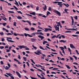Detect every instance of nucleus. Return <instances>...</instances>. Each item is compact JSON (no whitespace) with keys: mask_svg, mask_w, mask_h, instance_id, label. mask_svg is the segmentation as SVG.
Returning <instances> with one entry per match:
<instances>
[{"mask_svg":"<svg viewBox=\"0 0 79 79\" xmlns=\"http://www.w3.org/2000/svg\"><path fill=\"white\" fill-rule=\"evenodd\" d=\"M18 47H19L20 49H22V48H25V49L26 50H29V48H27V47H26V46H24V45H22V46H18Z\"/></svg>","mask_w":79,"mask_h":79,"instance_id":"obj_1","label":"nucleus"},{"mask_svg":"<svg viewBox=\"0 0 79 79\" xmlns=\"http://www.w3.org/2000/svg\"><path fill=\"white\" fill-rule=\"evenodd\" d=\"M7 66H6L5 67V65L3 67H4V68L6 70H8L10 68V67H11V66L10 65V64H9V63H7Z\"/></svg>","mask_w":79,"mask_h":79,"instance_id":"obj_2","label":"nucleus"},{"mask_svg":"<svg viewBox=\"0 0 79 79\" xmlns=\"http://www.w3.org/2000/svg\"><path fill=\"white\" fill-rule=\"evenodd\" d=\"M53 12H54V13H56V14L57 15H58V16H61V13H60V12L58 11V10H53Z\"/></svg>","mask_w":79,"mask_h":79,"instance_id":"obj_3","label":"nucleus"},{"mask_svg":"<svg viewBox=\"0 0 79 79\" xmlns=\"http://www.w3.org/2000/svg\"><path fill=\"white\" fill-rule=\"evenodd\" d=\"M6 40H7L8 42H15V41L11 40H12V39L11 37H6ZM10 39V40H9Z\"/></svg>","mask_w":79,"mask_h":79,"instance_id":"obj_4","label":"nucleus"},{"mask_svg":"<svg viewBox=\"0 0 79 79\" xmlns=\"http://www.w3.org/2000/svg\"><path fill=\"white\" fill-rule=\"evenodd\" d=\"M6 74L10 77L11 78L10 79H14V77L12 76V75L10 73H6Z\"/></svg>","mask_w":79,"mask_h":79,"instance_id":"obj_5","label":"nucleus"},{"mask_svg":"<svg viewBox=\"0 0 79 79\" xmlns=\"http://www.w3.org/2000/svg\"><path fill=\"white\" fill-rule=\"evenodd\" d=\"M55 28L56 29V31H59V25L58 24H57V25H56L55 26Z\"/></svg>","mask_w":79,"mask_h":79,"instance_id":"obj_6","label":"nucleus"},{"mask_svg":"<svg viewBox=\"0 0 79 79\" xmlns=\"http://www.w3.org/2000/svg\"><path fill=\"white\" fill-rule=\"evenodd\" d=\"M22 21H23V22H24V23H26V22H27V23H29V24L30 26H31V25H32V24H31V22H30L29 21L27 20L26 21H25L24 20H22Z\"/></svg>","mask_w":79,"mask_h":79,"instance_id":"obj_7","label":"nucleus"},{"mask_svg":"<svg viewBox=\"0 0 79 79\" xmlns=\"http://www.w3.org/2000/svg\"><path fill=\"white\" fill-rule=\"evenodd\" d=\"M24 35L25 37H27V35H28L30 37H32V36L30 35L29 34H26V33H24Z\"/></svg>","mask_w":79,"mask_h":79,"instance_id":"obj_8","label":"nucleus"},{"mask_svg":"<svg viewBox=\"0 0 79 79\" xmlns=\"http://www.w3.org/2000/svg\"><path fill=\"white\" fill-rule=\"evenodd\" d=\"M38 37L39 38H40L41 40H42L44 39V37L42 36L41 35H39L38 36Z\"/></svg>","mask_w":79,"mask_h":79,"instance_id":"obj_9","label":"nucleus"},{"mask_svg":"<svg viewBox=\"0 0 79 79\" xmlns=\"http://www.w3.org/2000/svg\"><path fill=\"white\" fill-rule=\"evenodd\" d=\"M36 39H35L31 38V42H35L36 40Z\"/></svg>","mask_w":79,"mask_h":79,"instance_id":"obj_10","label":"nucleus"},{"mask_svg":"<svg viewBox=\"0 0 79 79\" xmlns=\"http://www.w3.org/2000/svg\"><path fill=\"white\" fill-rule=\"evenodd\" d=\"M70 48H76L73 44H70Z\"/></svg>","mask_w":79,"mask_h":79,"instance_id":"obj_11","label":"nucleus"},{"mask_svg":"<svg viewBox=\"0 0 79 79\" xmlns=\"http://www.w3.org/2000/svg\"><path fill=\"white\" fill-rule=\"evenodd\" d=\"M16 74H17V75L19 76V78H20V77H21V74H20V73L18 72V71H16Z\"/></svg>","mask_w":79,"mask_h":79,"instance_id":"obj_12","label":"nucleus"},{"mask_svg":"<svg viewBox=\"0 0 79 79\" xmlns=\"http://www.w3.org/2000/svg\"><path fill=\"white\" fill-rule=\"evenodd\" d=\"M56 23H57V24L59 25V26H60V27H62V26L61 25V23H60V22H56Z\"/></svg>","mask_w":79,"mask_h":79,"instance_id":"obj_13","label":"nucleus"},{"mask_svg":"<svg viewBox=\"0 0 79 79\" xmlns=\"http://www.w3.org/2000/svg\"><path fill=\"white\" fill-rule=\"evenodd\" d=\"M66 40H61L59 41L60 42H63L64 43H66Z\"/></svg>","mask_w":79,"mask_h":79,"instance_id":"obj_14","label":"nucleus"},{"mask_svg":"<svg viewBox=\"0 0 79 79\" xmlns=\"http://www.w3.org/2000/svg\"><path fill=\"white\" fill-rule=\"evenodd\" d=\"M34 68H35V69H37L38 71H40V72H42V70H41L40 69H37V68H36L35 67H33Z\"/></svg>","mask_w":79,"mask_h":79,"instance_id":"obj_15","label":"nucleus"},{"mask_svg":"<svg viewBox=\"0 0 79 79\" xmlns=\"http://www.w3.org/2000/svg\"><path fill=\"white\" fill-rule=\"evenodd\" d=\"M30 15H34V16H35V15H36L35 12H33L32 13H30Z\"/></svg>","mask_w":79,"mask_h":79,"instance_id":"obj_16","label":"nucleus"},{"mask_svg":"<svg viewBox=\"0 0 79 79\" xmlns=\"http://www.w3.org/2000/svg\"><path fill=\"white\" fill-rule=\"evenodd\" d=\"M62 2H58L57 5H63Z\"/></svg>","mask_w":79,"mask_h":79,"instance_id":"obj_17","label":"nucleus"},{"mask_svg":"<svg viewBox=\"0 0 79 79\" xmlns=\"http://www.w3.org/2000/svg\"><path fill=\"white\" fill-rule=\"evenodd\" d=\"M65 29H67V30H74V31H77V30H76V29H75L74 28L68 29H67V28H66Z\"/></svg>","mask_w":79,"mask_h":79,"instance_id":"obj_18","label":"nucleus"},{"mask_svg":"<svg viewBox=\"0 0 79 79\" xmlns=\"http://www.w3.org/2000/svg\"><path fill=\"white\" fill-rule=\"evenodd\" d=\"M17 18L18 19H22V17L21 16H18L17 17Z\"/></svg>","mask_w":79,"mask_h":79,"instance_id":"obj_19","label":"nucleus"},{"mask_svg":"<svg viewBox=\"0 0 79 79\" xmlns=\"http://www.w3.org/2000/svg\"><path fill=\"white\" fill-rule=\"evenodd\" d=\"M39 48L40 49H41V50H45L44 48H43L42 46H40Z\"/></svg>","mask_w":79,"mask_h":79,"instance_id":"obj_20","label":"nucleus"},{"mask_svg":"<svg viewBox=\"0 0 79 79\" xmlns=\"http://www.w3.org/2000/svg\"><path fill=\"white\" fill-rule=\"evenodd\" d=\"M15 5H17V6H19V4H18V2H16V0H15Z\"/></svg>","mask_w":79,"mask_h":79,"instance_id":"obj_21","label":"nucleus"},{"mask_svg":"<svg viewBox=\"0 0 79 79\" xmlns=\"http://www.w3.org/2000/svg\"><path fill=\"white\" fill-rule=\"evenodd\" d=\"M68 9H65L64 10V11H65V12H66V13H67V14H68V11H68Z\"/></svg>","mask_w":79,"mask_h":79,"instance_id":"obj_22","label":"nucleus"},{"mask_svg":"<svg viewBox=\"0 0 79 79\" xmlns=\"http://www.w3.org/2000/svg\"><path fill=\"white\" fill-rule=\"evenodd\" d=\"M50 15V12L48 11L47 12V15H46V16H48L49 15Z\"/></svg>","mask_w":79,"mask_h":79,"instance_id":"obj_23","label":"nucleus"},{"mask_svg":"<svg viewBox=\"0 0 79 79\" xmlns=\"http://www.w3.org/2000/svg\"><path fill=\"white\" fill-rule=\"evenodd\" d=\"M63 4L64 5H65V6H66L67 7H68V6H69V4H66L64 3Z\"/></svg>","mask_w":79,"mask_h":79,"instance_id":"obj_24","label":"nucleus"},{"mask_svg":"<svg viewBox=\"0 0 79 79\" xmlns=\"http://www.w3.org/2000/svg\"><path fill=\"white\" fill-rule=\"evenodd\" d=\"M47 31H48V28H44V32H47Z\"/></svg>","mask_w":79,"mask_h":79,"instance_id":"obj_25","label":"nucleus"},{"mask_svg":"<svg viewBox=\"0 0 79 79\" xmlns=\"http://www.w3.org/2000/svg\"><path fill=\"white\" fill-rule=\"evenodd\" d=\"M65 66H66V67H67L68 69H70V68H71V67L69 66L68 65L65 64Z\"/></svg>","mask_w":79,"mask_h":79,"instance_id":"obj_26","label":"nucleus"},{"mask_svg":"<svg viewBox=\"0 0 79 79\" xmlns=\"http://www.w3.org/2000/svg\"><path fill=\"white\" fill-rule=\"evenodd\" d=\"M72 26H73V25H74V19H72Z\"/></svg>","mask_w":79,"mask_h":79,"instance_id":"obj_27","label":"nucleus"},{"mask_svg":"<svg viewBox=\"0 0 79 79\" xmlns=\"http://www.w3.org/2000/svg\"><path fill=\"white\" fill-rule=\"evenodd\" d=\"M43 8L44 10H47V6H46V5H45V7H43Z\"/></svg>","mask_w":79,"mask_h":79,"instance_id":"obj_28","label":"nucleus"},{"mask_svg":"<svg viewBox=\"0 0 79 79\" xmlns=\"http://www.w3.org/2000/svg\"><path fill=\"white\" fill-rule=\"evenodd\" d=\"M46 43H48V42L46 41H44L43 42V45H45V44Z\"/></svg>","mask_w":79,"mask_h":79,"instance_id":"obj_29","label":"nucleus"},{"mask_svg":"<svg viewBox=\"0 0 79 79\" xmlns=\"http://www.w3.org/2000/svg\"><path fill=\"white\" fill-rule=\"evenodd\" d=\"M32 47H33V48H34V49H35V50H36V49L37 48V47H36L34 46V45H32Z\"/></svg>","mask_w":79,"mask_h":79,"instance_id":"obj_30","label":"nucleus"},{"mask_svg":"<svg viewBox=\"0 0 79 79\" xmlns=\"http://www.w3.org/2000/svg\"><path fill=\"white\" fill-rule=\"evenodd\" d=\"M2 19H3V20H4V21H7V19H6V18L5 17H4V18H2Z\"/></svg>","mask_w":79,"mask_h":79,"instance_id":"obj_31","label":"nucleus"},{"mask_svg":"<svg viewBox=\"0 0 79 79\" xmlns=\"http://www.w3.org/2000/svg\"><path fill=\"white\" fill-rule=\"evenodd\" d=\"M65 33H70L71 32V31H67L65 32Z\"/></svg>","mask_w":79,"mask_h":79,"instance_id":"obj_32","label":"nucleus"},{"mask_svg":"<svg viewBox=\"0 0 79 79\" xmlns=\"http://www.w3.org/2000/svg\"><path fill=\"white\" fill-rule=\"evenodd\" d=\"M23 59H24V60L25 61H26V60L27 58H26V57H23Z\"/></svg>","mask_w":79,"mask_h":79,"instance_id":"obj_33","label":"nucleus"},{"mask_svg":"<svg viewBox=\"0 0 79 79\" xmlns=\"http://www.w3.org/2000/svg\"><path fill=\"white\" fill-rule=\"evenodd\" d=\"M37 53L41 54V52L39 50H37Z\"/></svg>","mask_w":79,"mask_h":79,"instance_id":"obj_34","label":"nucleus"},{"mask_svg":"<svg viewBox=\"0 0 79 79\" xmlns=\"http://www.w3.org/2000/svg\"><path fill=\"white\" fill-rule=\"evenodd\" d=\"M60 48L62 51L64 50V48L63 47H60Z\"/></svg>","mask_w":79,"mask_h":79,"instance_id":"obj_35","label":"nucleus"},{"mask_svg":"<svg viewBox=\"0 0 79 79\" xmlns=\"http://www.w3.org/2000/svg\"><path fill=\"white\" fill-rule=\"evenodd\" d=\"M48 11H52V8L51 7H49L48 9Z\"/></svg>","mask_w":79,"mask_h":79,"instance_id":"obj_36","label":"nucleus"},{"mask_svg":"<svg viewBox=\"0 0 79 79\" xmlns=\"http://www.w3.org/2000/svg\"><path fill=\"white\" fill-rule=\"evenodd\" d=\"M17 12L18 13H20L21 15H23V13L21 12V11H17Z\"/></svg>","mask_w":79,"mask_h":79,"instance_id":"obj_37","label":"nucleus"},{"mask_svg":"<svg viewBox=\"0 0 79 79\" xmlns=\"http://www.w3.org/2000/svg\"><path fill=\"white\" fill-rule=\"evenodd\" d=\"M5 2H6V3H8V5H9V6H10V5L11 6V4L10 3H9L8 2H7L6 1H5Z\"/></svg>","mask_w":79,"mask_h":79,"instance_id":"obj_38","label":"nucleus"},{"mask_svg":"<svg viewBox=\"0 0 79 79\" xmlns=\"http://www.w3.org/2000/svg\"><path fill=\"white\" fill-rule=\"evenodd\" d=\"M31 31H34L35 30V28L33 27H31Z\"/></svg>","mask_w":79,"mask_h":79,"instance_id":"obj_39","label":"nucleus"},{"mask_svg":"<svg viewBox=\"0 0 79 79\" xmlns=\"http://www.w3.org/2000/svg\"><path fill=\"white\" fill-rule=\"evenodd\" d=\"M36 11H38L39 10V6H36Z\"/></svg>","mask_w":79,"mask_h":79,"instance_id":"obj_40","label":"nucleus"},{"mask_svg":"<svg viewBox=\"0 0 79 79\" xmlns=\"http://www.w3.org/2000/svg\"><path fill=\"white\" fill-rule=\"evenodd\" d=\"M0 34L1 35H3L4 33L3 32H0Z\"/></svg>","mask_w":79,"mask_h":79,"instance_id":"obj_41","label":"nucleus"},{"mask_svg":"<svg viewBox=\"0 0 79 79\" xmlns=\"http://www.w3.org/2000/svg\"><path fill=\"white\" fill-rule=\"evenodd\" d=\"M8 13H14L15 12L13 11H8Z\"/></svg>","mask_w":79,"mask_h":79,"instance_id":"obj_42","label":"nucleus"},{"mask_svg":"<svg viewBox=\"0 0 79 79\" xmlns=\"http://www.w3.org/2000/svg\"><path fill=\"white\" fill-rule=\"evenodd\" d=\"M19 34H16L15 33L14 34V35H15V36H17V35H19Z\"/></svg>","mask_w":79,"mask_h":79,"instance_id":"obj_43","label":"nucleus"},{"mask_svg":"<svg viewBox=\"0 0 79 79\" xmlns=\"http://www.w3.org/2000/svg\"><path fill=\"white\" fill-rule=\"evenodd\" d=\"M55 37H56V38H57V36H56V35H54L52 37V38L53 39V38H55Z\"/></svg>","mask_w":79,"mask_h":79,"instance_id":"obj_44","label":"nucleus"},{"mask_svg":"<svg viewBox=\"0 0 79 79\" xmlns=\"http://www.w3.org/2000/svg\"><path fill=\"white\" fill-rule=\"evenodd\" d=\"M10 52V49H7L6 50V52L8 53V52Z\"/></svg>","mask_w":79,"mask_h":79,"instance_id":"obj_45","label":"nucleus"},{"mask_svg":"<svg viewBox=\"0 0 79 79\" xmlns=\"http://www.w3.org/2000/svg\"><path fill=\"white\" fill-rule=\"evenodd\" d=\"M44 35V33H43L42 32H39V35Z\"/></svg>","mask_w":79,"mask_h":79,"instance_id":"obj_46","label":"nucleus"},{"mask_svg":"<svg viewBox=\"0 0 79 79\" xmlns=\"http://www.w3.org/2000/svg\"><path fill=\"white\" fill-rule=\"evenodd\" d=\"M73 56L75 58V60H77V58L76 56Z\"/></svg>","mask_w":79,"mask_h":79,"instance_id":"obj_47","label":"nucleus"},{"mask_svg":"<svg viewBox=\"0 0 79 79\" xmlns=\"http://www.w3.org/2000/svg\"><path fill=\"white\" fill-rule=\"evenodd\" d=\"M14 61H16L17 62H19V60H17L16 59H14Z\"/></svg>","mask_w":79,"mask_h":79,"instance_id":"obj_48","label":"nucleus"},{"mask_svg":"<svg viewBox=\"0 0 79 79\" xmlns=\"http://www.w3.org/2000/svg\"><path fill=\"white\" fill-rule=\"evenodd\" d=\"M61 37H62V38H63L64 39V38H65V36H64V35H61Z\"/></svg>","mask_w":79,"mask_h":79,"instance_id":"obj_49","label":"nucleus"},{"mask_svg":"<svg viewBox=\"0 0 79 79\" xmlns=\"http://www.w3.org/2000/svg\"><path fill=\"white\" fill-rule=\"evenodd\" d=\"M30 60H31V61H32V63H33L35 64V62H34V60H32V59H31Z\"/></svg>","mask_w":79,"mask_h":79,"instance_id":"obj_50","label":"nucleus"},{"mask_svg":"<svg viewBox=\"0 0 79 79\" xmlns=\"http://www.w3.org/2000/svg\"><path fill=\"white\" fill-rule=\"evenodd\" d=\"M14 26H16V22H15L14 23Z\"/></svg>","mask_w":79,"mask_h":79,"instance_id":"obj_51","label":"nucleus"},{"mask_svg":"<svg viewBox=\"0 0 79 79\" xmlns=\"http://www.w3.org/2000/svg\"><path fill=\"white\" fill-rule=\"evenodd\" d=\"M68 50H69V52H71V49H70L69 48H68Z\"/></svg>","mask_w":79,"mask_h":79,"instance_id":"obj_52","label":"nucleus"},{"mask_svg":"<svg viewBox=\"0 0 79 79\" xmlns=\"http://www.w3.org/2000/svg\"><path fill=\"white\" fill-rule=\"evenodd\" d=\"M13 7L15 8L16 10H18V8H17V7H16L15 6H13Z\"/></svg>","mask_w":79,"mask_h":79,"instance_id":"obj_53","label":"nucleus"},{"mask_svg":"<svg viewBox=\"0 0 79 79\" xmlns=\"http://www.w3.org/2000/svg\"><path fill=\"white\" fill-rule=\"evenodd\" d=\"M25 29L26 31H29V29L28 28H25Z\"/></svg>","mask_w":79,"mask_h":79,"instance_id":"obj_54","label":"nucleus"},{"mask_svg":"<svg viewBox=\"0 0 79 79\" xmlns=\"http://www.w3.org/2000/svg\"><path fill=\"white\" fill-rule=\"evenodd\" d=\"M72 36L73 37H78V35H72Z\"/></svg>","mask_w":79,"mask_h":79,"instance_id":"obj_55","label":"nucleus"},{"mask_svg":"<svg viewBox=\"0 0 79 79\" xmlns=\"http://www.w3.org/2000/svg\"><path fill=\"white\" fill-rule=\"evenodd\" d=\"M7 35H12V34L10 33H7Z\"/></svg>","mask_w":79,"mask_h":79,"instance_id":"obj_56","label":"nucleus"},{"mask_svg":"<svg viewBox=\"0 0 79 79\" xmlns=\"http://www.w3.org/2000/svg\"><path fill=\"white\" fill-rule=\"evenodd\" d=\"M30 77L32 79H37V78H35L34 77H32L31 76H30Z\"/></svg>","mask_w":79,"mask_h":79,"instance_id":"obj_57","label":"nucleus"},{"mask_svg":"<svg viewBox=\"0 0 79 79\" xmlns=\"http://www.w3.org/2000/svg\"><path fill=\"white\" fill-rule=\"evenodd\" d=\"M18 58H19V60H21V57H20V55H18Z\"/></svg>","mask_w":79,"mask_h":79,"instance_id":"obj_58","label":"nucleus"},{"mask_svg":"<svg viewBox=\"0 0 79 79\" xmlns=\"http://www.w3.org/2000/svg\"><path fill=\"white\" fill-rule=\"evenodd\" d=\"M8 47H9L8 45H7V46H6L5 47V49H6V48H8Z\"/></svg>","mask_w":79,"mask_h":79,"instance_id":"obj_59","label":"nucleus"},{"mask_svg":"<svg viewBox=\"0 0 79 79\" xmlns=\"http://www.w3.org/2000/svg\"><path fill=\"white\" fill-rule=\"evenodd\" d=\"M0 63L1 64H3V61H0Z\"/></svg>","mask_w":79,"mask_h":79,"instance_id":"obj_60","label":"nucleus"},{"mask_svg":"<svg viewBox=\"0 0 79 79\" xmlns=\"http://www.w3.org/2000/svg\"><path fill=\"white\" fill-rule=\"evenodd\" d=\"M4 48V47L3 46H0V49H3Z\"/></svg>","mask_w":79,"mask_h":79,"instance_id":"obj_61","label":"nucleus"},{"mask_svg":"<svg viewBox=\"0 0 79 79\" xmlns=\"http://www.w3.org/2000/svg\"><path fill=\"white\" fill-rule=\"evenodd\" d=\"M6 23H3V25L4 26H6Z\"/></svg>","mask_w":79,"mask_h":79,"instance_id":"obj_62","label":"nucleus"},{"mask_svg":"<svg viewBox=\"0 0 79 79\" xmlns=\"http://www.w3.org/2000/svg\"><path fill=\"white\" fill-rule=\"evenodd\" d=\"M32 35H35V33H33L31 34Z\"/></svg>","mask_w":79,"mask_h":79,"instance_id":"obj_63","label":"nucleus"},{"mask_svg":"<svg viewBox=\"0 0 79 79\" xmlns=\"http://www.w3.org/2000/svg\"><path fill=\"white\" fill-rule=\"evenodd\" d=\"M23 5H26L27 3L26 2H23Z\"/></svg>","mask_w":79,"mask_h":79,"instance_id":"obj_64","label":"nucleus"}]
</instances>
